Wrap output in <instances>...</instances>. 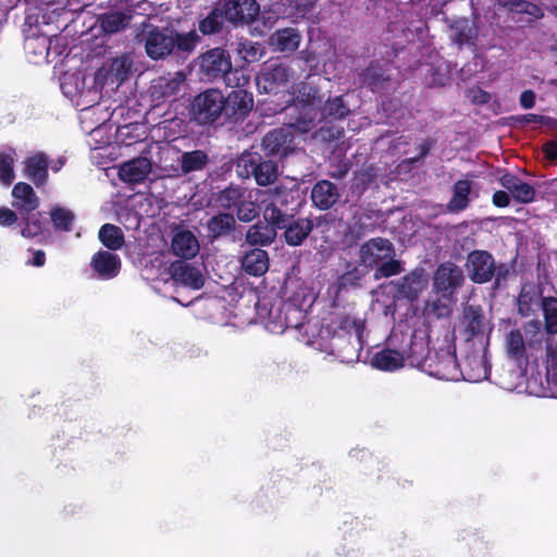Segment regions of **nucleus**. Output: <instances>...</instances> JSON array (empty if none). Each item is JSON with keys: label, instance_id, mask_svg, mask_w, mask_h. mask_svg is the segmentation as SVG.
I'll return each mask as SVG.
<instances>
[{"label": "nucleus", "instance_id": "obj_1", "mask_svg": "<svg viewBox=\"0 0 557 557\" xmlns=\"http://www.w3.org/2000/svg\"><path fill=\"white\" fill-rule=\"evenodd\" d=\"M315 90L307 85L298 89V95L294 99V104L288 110L299 109L298 115L288 124L269 131L262 138L261 147L267 157L284 159L296 150L294 129L300 133H308L314 126L317 111L314 108Z\"/></svg>", "mask_w": 557, "mask_h": 557}, {"label": "nucleus", "instance_id": "obj_2", "mask_svg": "<svg viewBox=\"0 0 557 557\" xmlns=\"http://www.w3.org/2000/svg\"><path fill=\"white\" fill-rule=\"evenodd\" d=\"M200 37L195 29L180 33L171 27L151 25L145 35V51L151 60H162L171 54H190Z\"/></svg>", "mask_w": 557, "mask_h": 557}, {"label": "nucleus", "instance_id": "obj_3", "mask_svg": "<svg viewBox=\"0 0 557 557\" xmlns=\"http://www.w3.org/2000/svg\"><path fill=\"white\" fill-rule=\"evenodd\" d=\"M357 263L367 272L374 270L375 280L392 277L404 271L401 262L395 259L393 243L384 237H374L364 242L359 247Z\"/></svg>", "mask_w": 557, "mask_h": 557}, {"label": "nucleus", "instance_id": "obj_4", "mask_svg": "<svg viewBox=\"0 0 557 557\" xmlns=\"http://www.w3.org/2000/svg\"><path fill=\"white\" fill-rule=\"evenodd\" d=\"M215 200L220 208L225 212L235 213L234 216L243 223L252 222L261 212L252 191L240 185L231 184L220 190Z\"/></svg>", "mask_w": 557, "mask_h": 557}, {"label": "nucleus", "instance_id": "obj_5", "mask_svg": "<svg viewBox=\"0 0 557 557\" xmlns=\"http://www.w3.org/2000/svg\"><path fill=\"white\" fill-rule=\"evenodd\" d=\"M236 173L240 178L253 177L262 187L273 184L278 177L277 162L258 151L245 150L237 158Z\"/></svg>", "mask_w": 557, "mask_h": 557}, {"label": "nucleus", "instance_id": "obj_6", "mask_svg": "<svg viewBox=\"0 0 557 557\" xmlns=\"http://www.w3.org/2000/svg\"><path fill=\"white\" fill-rule=\"evenodd\" d=\"M223 112L225 113V96L215 88L195 96L188 108L189 120L197 125H212Z\"/></svg>", "mask_w": 557, "mask_h": 557}, {"label": "nucleus", "instance_id": "obj_7", "mask_svg": "<svg viewBox=\"0 0 557 557\" xmlns=\"http://www.w3.org/2000/svg\"><path fill=\"white\" fill-rule=\"evenodd\" d=\"M366 327L364 320L352 317L345 312L333 313L326 324H322L318 337L321 343H327L338 337H346L363 333Z\"/></svg>", "mask_w": 557, "mask_h": 557}, {"label": "nucleus", "instance_id": "obj_8", "mask_svg": "<svg viewBox=\"0 0 557 557\" xmlns=\"http://www.w3.org/2000/svg\"><path fill=\"white\" fill-rule=\"evenodd\" d=\"M363 346V333L355 332L350 336L336 337L327 343H319V349L327 352L342 362L350 363L359 359Z\"/></svg>", "mask_w": 557, "mask_h": 557}, {"label": "nucleus", "instance_id": "obj_9", "mask_svg": "<svg viewBox=\"0 0 557 557\" xmlns=\"http://www.w3.org/2000/svg\"><path fill=\"white\" fill-rule=\"evenodd\" d=\"M466 269L473 283L485 284L495 276L496 261L490 251L475 249L468 253Z\"/></svg>", "mask_w": 557, "mask_h": 557}, {"label": "nucleus", "instance_id": "obj_10", "mask_svg": "<svg viewBox=\"0 0 557 557\" xmlns=\"http://www.w3.org/2000/svg\"><path fill=\"white\" fill-rule=\"evenodd\" d=\"M134 17V11L126 3L114 5L97 16V23L106 35L125 30Z\"/></svg>", "mask_w": 557, "mask_h": 557}, {"label": "nucleus", "instance_id": "obj_11", "mask_svg": "<svg viewBox=\"0 0 557 557\" xmlns=\"http://www.w3.org/2000/svg\"><path fill=\"white\" fill-rule=\"evenodd\" d=\"M290 77V70L282 64L274 63L264 66L256 76V85L260 94H276L285 87Z\"/></svg>", "mask_w": 557, "mask_h": 557}, {"label": "nucleus", "instance_id": "obj_12", "mask_svg": "<svg viewBox=\"0 0 557 557\" xmlns=\"http://www.w3.org/2000/svg\"><path fill=\"white\" fill-rule=\"evenodd\" d=\"M223 13L224 18L234 25H249L259 16L260 5L256 0H226Z\"/></svg>", "mask_w": 557, "mask_h": 557}, {"label": "nucleus", "instance_id": "obj_13", "mask_svg": "<svg viewBox=\"0 0 557 557\" xmlns=\"http://www.w3.org/2000/svg\"><path fill=\"white\" fill-rule=\"evenodd\" d=\"M200 67L208 79H224L232 69L231 57L222 48L211 49L201 55Z\"/></svg>", "mask_w": 557, "mask_h": 557}, {"label": "nucleus", "instance_id": "obj_14", "mask_svg": "<svg viewBox=\"0 0 557 557\" xmlns=\"http://www.w3.org/2000/svg\"><path fill=\"white\" fill-rule=\"evenodd\" d=\"M399 351L403 356V361L408 362L410 366H420L422 362L428 360L429 346L425 339L416 334H400L398 338Z\"/></svg>", "mask_w": 557, "mask_h": 557}, {"label": "nucleus", "instance_id": "obj_15", "mask_svg": "<svg viewBox=\"0 0 557 557\" xmlns=\"http://www.w3.org/2000/svg\"><path fill=\"white\" fill-rule=\"evenodd\" d=\"M461 269L453 262L441 263L434 272L433 285L436 292L444 295L454 294L463 283Z\"/></svg>", "mask_w": 557, "mask_h": 557}, {"label": "nucleus", "instance_id": "obj_16", "mask_svg": "<svg viewBox=\"0 0 557 557\" xmlns=\"http://www.w3.org/2000/svg\"><path fill=\"white\" fill-rule=\"evenodd\" d=\"M132 66V59L124 53L106 61L98 70L97 76L103 78L108 84H116L120 86L128 78Z\"/></svg>", "mask_w": 557, "mask_h": 557}, {"label": "nucleus", "instance_id": "obj_17", "mask_svg": "<svg viewBox=\"0 0 557 557\" xmlns=\"http://www.w3.org/2000/svg\"><path fill=\"white\" fill-rule=\"evenodd\" d=\"M391 79L386 64L377 60L369 62L368 66L358 73V82L361 87H366L372 92L384 90Z\"/></svg>", "mask_w": 557, "mask_h": 557}, {"label": "nucleus", "instance_id": "obj_18", "mask_svg": "<svg viewBox=\"0 0 557 557\" xmlns=\"http://www.w3.org/2000/svg\"><path fill=\"white\" fill-rule=\"evenodd\" d=\"M23 174L37 188L45 187L49 178L50 160L47 153L42 151L25 158L23 161Z\"/></svg>", "mask_w": 557, "mask_h": 557}, {"label": "nucleus", "instance_id": "obj_19", "mask_svg": "<svg viewBox=\"0 0 557 557\" xmlns=\"http://www.w3.org/2000/svg\"><path fill=\"white\" fill-rule=\"evenodd\" d=\"M430 374L444 381H456L460 375L457 357L454 352L442 350L435 352V358L428 364Z\"/></svg>", "mask_w": 557, "mask_h": 557}, {"label": "nucleus", "instance_id": "obj_20", "mask_svg": "<svg viewBox=\"0 0 557 557\" xmlns=\"http://www.w3.org/2000/svg\"><path fill=\"white\" fill-rule=\"evenodd\" d=\"M283 227L284 242L292 247L301 246L313 231L315 223L310 218H295L290 216L288 222ZM320 223H317V226Z\"/></svg>", "mask_w": 557, "mask_h": 557}, {"label": "nucleus", "instance_id": "obj_21", "mask_svg": "<svg viewBox=\"0 0 557 557\" xmlns=\"http://www.w3.org/2000/svg\"><path fill=\"white\" fill-rule=\"evenodd\" d=\"M462 332L467 342L474 338H483L486 331V322L481 306L469 305L463 310L461 319Z\"/></svg>", "mask_w": 557, "mask_h": 557}, {"label": "nucleus", "instance_id": "obj_22", "mask_svg": "<svg viewBox=\"0 0 557 557\" xmlns=\"http://www.w3.org/2000/svg\"><path fill=\"white\" fill-rule=\"evenodd\" d=\"M169 272L176 283L193 289H200L205 285L201 271L184 260L173 261L170 264Z\"/></svg>", "mask_w": 557, "mask_h": 557}, {"label": "nucleus", "instance_id": "obj_23", "mask_svg": "<svg viewBox=\"0 0 557 557\" xmlns=\"http://www.w3.org/2000/svg\"><path fill=\"white\" fill-rule=\"evenodd\" d=\"M90 267L99 278L112 280L119 275L122 263L117 255L99 250L91 257Z\"/></svg>", "mask_w": 557, "mask_h": 557}, {"label": "nucleus", "instance_id": "obj_24", "mask_svg": "<svg viewBox=\"0 0 557 557\" xmlns=\"http://www.w3.org/2000/svg\"><path fill=\"white\" fill-rule=\"evenodd\" d=\"M252 106V95L245 88L234 89L225 97V114L234 120L248 115Z\"/></svg>", "mask_w": 557, "mask_h": 557}, {"label": "nucleus", "instance_id": "obj_25", "mask_svg": "<svg viewBox=\"0 0 557 557\" xmlns=\"http://www.w3.org/2000/svg\"><path fill=\"white\" fill-rule=\"evenodd\" d=\"M499 183L518 203H530L535 199V188L512 173L503 174Z\"/></svg>", "mask_w": 557, "mask_h": 557}, {"label": "nucleus", "instance_id": "obj_26", "mask_svg": "<svg viewBox=\"0 0 557 557\" xmlns=\"http://www.w3.org/2000/svg\"><path fill=\"white\" fill-rule=\"evenodd\" d=\"M394 348H384L373 355L371 364L382 371H395L404 366L403 356L397 346L398 335L393 334L388 341Z\"/></svg>", "mask_w": 557, "mask_h": 557}, {"label": "nucleus", "instance_id": "obj_27", "mask_svg": "<svg viewBox=\"0 0 557 557\" xmlns=\"http://www.w3.org/2000/svg\"><path fill=\"white\" fill-rule=\"evenodd\" d=\"M339 196L338 187L334 183L321 180L313 185L310 198L318 209L329 210L338 201Z\"/></svg>", "mask_w": 557, "mask_h": 557}, {"label": "nucleus", "instance_id": "obj_28", "mask_svg": "<svg viewBox=\"0 0 557 557\" xmlns=\"http://www.w3.org/2000/svg\"><path fill=\"white\" fill-rule=\"evenodd\" d=\"M450 39L461 49L463 46L475 47L478 40V28L468 17H460L451 22Z\"/></svg>", "mask_w": 557, "mask_h": 557}, {"label": "nucleus", "instance_id": "obj_29", "mask_svg": "<svg viewBox=\"0 0 557 557\" xmlns=\"http://www.w3.org/2000/svg\"><path fill=\"white\" fill-rule=\"evenodd\" d=\"M171 249L175 256L188 260L197 256L200 246L191 231L178 230L172 237Z\"/></svg>", "mask_w": 557, "mask_h": 557}, {"label": "nucleus", "instance_id": "obj_30", "mask_svg": "<svg viewBox=\"0 0 557 557\" xmlns=\"http://www.w3.org/2000/svg\"><path fill=\"white\" fill-rule=\"evenodd\" d=\"M423 287V270H413L400 277L396 283L398 297L411 302L418 300Z\"/></svg>", "mask_w": 557, "mask_h": 557}, {"label": "nucleus", "instance_id": "obj_31", "mask_svg": "<svg viewBox=\"0 0 557 557\" xmlns=\"http://www.w3.org/2000/svg\"><path fill=\"white\" fill-rule=\"evenodd\" d=\"M12 197L15 199L13 206L22 215H28L39 207V198L28 183H16L12 189Z\"/></svg>", "mask_w": 557, "mask_h": 557}, {"label": "nucleus", "instance_id": "obj_32", "mask_svg": "<svg viewBox=\"0 0 557 557\" xmlns=\"http://www.w3.org/2000/svg\"><path fill=\"white\" fill-rule=\"evenodd\" d=\"M236 218L231 212H219L206 223L207 235L211 242L230 236L236 230Z\"/></svg>", "mask_w": 557, "mask_h": 557}, {"label": "nucleus", "instance_id": "obj_33", "mask_svg": "<svg viewBox=\"0 0 557 557\" xmlns=\"http://www.w3.org/2000/svg\"><path fill=\"white\" fill-rule=\"evenodd\" d=\"M506 352L520 369L527 370L529 366V358L527 355L525 342L519 329H512L508 332L506 336Z\"/></svg>", "mask_w": 557, "mask_h": 557}, {"label": "nucleus", "instance_id": "obj_34", "mask_svg": "<svg viewBox=\"0 0 557 557\" xmlns=\"http://www.w3.org/2000/svg\"><path fill=\"white\" fill-rule=\"evenodd\" d=\"M151 171V162L148 158L140 157L125 162L119 172L123 182L131 184L143 183Z\"/></svg>", "mask_w": 557, "mask_h": 557}, {"label": "nucleus", "instance_id": "obj_35", "mask_svg": "<svg viewBox=\"0 0 557 557\" xmlns=\"http://www.w3.org/2000/svg\"><path fill=\"white\" fill-rule=\"evenodd\" d=\"M284 321H278L276 327H272V333H283L286 330H296L307 333L310 323L306 322V313L293 304H284Z\"/></svg>", "mask_w": 557, "mask_h": 557}, {"label": "nucleus", "instance_id": "obj_36", "mask_svg": "<svg viewBox=\"0 0 557 557\" xmlns=\"http://www.w3.org/2000/svg\"><path fill=\"white\" fill-rule=\"evenodd\" d=\"M270 264L269 253L262 248H252L242 258L244 271L252 276L263 275Z\"/></svg>", "mask_w": 557, "mask_h": 557}, {"label": "nucleus", "instance_id": "obj_37", "mask_svg": "<svg viewBox=\"0 0 557 557\" xmlns=\"http://www.w3.org/2000/svg\"><path fill=\"white\" fill-rule=\"evenodd\" d=\"M547 388L552 397L557 396V341L547 337L544 357Z\"/></svg>", "mask_w": 557, "mask_h": 557}, {"label": "nucleus", "instance_id": "obj_38", "mask_svg": "<svg viewBox=\"0 0 557 557\" xmlns=\"http://www.w3.org/2000/svg\"><path fill=\"white\" fill-rule=\"evenodd\" d=\"M276 236L277 233L271 225L265 224L263 221H258L248 227L245 240L248 245L260 248L272 245Z\"/></svg>", "mask_w": 557, "mask_h": 557}, {"label": "nucleus", "instance_id": "obj_39", "mask_svg": "<svg viewBox=\"0 0 557 557\" xmlns=\"http://www.w3.org/2000/svg\"><path fill=\"white\" fill-rule=\"evenodd\" d=\"M300 38L295 28H282L271 35L270 45L280 52H294L299 47Z\"/></svg>", "mask_w": 557, "mask_h": 557}, {"label": "nucleus", "instance_id": "obj_40", "mask_svg": "<svg viewBox=\"0 0 557 557\" xmlns=\"http://www.w3.org/2000/svg\"><path fill=\"white\" fill-rule=\"evenodd\" d=\"M210 159L206 151L196 149L185 151L180 157V170L182 175L199 172L206 169Z\"/></svg>", "mask_w": 557, "mask_h": 557}, {"label": "nucleus", "instance_id": "obj_41", "mask_svg": "<svg viewBox=\"0 0 557 557\" xmlns=\"http://www.w3.org/2000/svg\"><path fill=\"white\" fill-rule=\"evenodd\" d=\"M471 189V181L458 180L453 186V196L447 203V210L453 213L463 211L469 206Z\"/></svg>", "mask_w": 557, "mask_h": 557}, {"label": "nucleus", "instance_id": "obj_42", "mask_svg": "<svg viewBox=\"0 0 557 557\" xmlns=\"http://www.w3.org/2000/svg\"><path fill=\"white\" fill-rule=\"evenodd\" d=\"M98 238L107 249L112 251L121 249L125 243L122 228L111 223H106L100 227Z\"/></svg>", "mask_w": 557, "mask_h": 557}, {"label": "nucleus", "instance_id": "obj_43", "mask_svg": "<svg viewBox=\"0 0 557 557\" xmlns=\"http://www.w3.org/2000/svg\"><path fill=\"white\" fill-rule=\"evenodd\" d=\"M49 214L55 232L70 233L73 231L76 216L72 210L55 205L50 209Z\"/></svg>", "mask_w": 557, "mask_h": 557}, {"label": "nucleus", "instance_id": "obj_44", "mask_svg": "<svg viewBox=\"0 0 557 557\" xmlns=\"http://www.w3.org/2000/svg\"><path fill=\"white\" fill-rule=\"evenodd\" d=\"M541 309L544 319V330L548 335L557 334V297L541 298Z\"/></svg>", "mask_w": 557, "mask_h": 557}, {"label": "nucleus", "instance_id": "obj_45", "mask_svg": "<svg viewBox=\"0 0 557 557\" xmlns=\"http://www.w3.org/2000/svg\"><path fill=\"white\" fill-rule=\"evenodd\" d=\"M15 158L16 151L12 147L5 151H0V183L7 187L15 180Z\"/></svg>", "mask_w": 557, "mask_h": 557}, {"label": "nucleus", "instance_id": "obj_46", "mask_svg": "<svg viewBox=\"0 0 557 557\" xmlns=\"http://www.w3.org/2000/svg\"><path fill=\"white\" fill-rule=\"evenodd\" d=\"M498 3L513 13L528 14L536 20L544 16V12L540 5L527 0H498Z\"/></svg>", "mask_w": 557, "mask_h": 557}, {"label": "nucleus", "instance_id": "obj_47", "mask_svg": "<svg viewBox=\"0 0 557 557\" xmlns=\"http://www.w3.org/2000/svg\"><path fill=\"white\" fill-rule=\"evenodd\" d=\"M350 113V109L344 101L343 96L327 99L322 109V116L330 121L344 120Z\"/></svg>", "mask_w": 557, "mask_h": 557}, {"label": "nucleus", "instance_id": "obj_48", "mask_svg": "<svg viewBox=\"0 0 557 557\" xmlns=\"http://www.w3.org/2000/svg\"><path fill=\"white\" fill-rule=\"evenodd\" d=\"M262 214L264 219L263 222L271 225L276 233L277 230H282L286 226L285 224L293 215L282 211L274 202L268 203L264 207Z\"/></svg>", "mask_w": 557, "mask_h": 557}, {"label": "nucleus", "instance_id": "obj_49", "mask_svg": "<svg viewBox=\"0 0 557 557\" xmlns=\"http://www.w3.org/2000/svg\"><path fill=\"white\" fill-rule=\"evenodd\" d=\"M223 8H214L205 18L199 21L198 28L203 35L218 34L223 28Z\"/></svg>", "mask_w": 557, "mask_h": 557}, {"label": "nucleus", "instance_id": "obj_50", "mask_svg": "<svg viewBox=\"0 0 557 557\" xmlns=\"http://www.w3.org/2000/svg\"><path fill=\"white\" fill-rule=\"evenodd\" d=\"M537 296L539 294L533 286H522L517 298L518 313L521 317L528 318L533 314V306L537 300Z\"/></svg>", "mask_w": 557, "mask_h": 557}, {"label": "nucleus", "instance_id": "obj_51", "mask_svg": "<svg viewBox=\"0 0 557 557\" xmlns=\"http://www.w3.org/2000/svg\"><path fill=\"white\" fill-rule=\"evenodd\" d=\"M366 272L359 265L345 271L337 280L338 289H350L361 286Z\"/></svg>", "mask_w": 557, "mask_h": 557}, {"label": "nucleus", "instance_id": "obj_52", "mask_svg": "<svg viewBox=\"0 0 557 557\" xmlns=\"http://www.w3.org/2000/svg\"><path fill=\"white\" fill-rule=\"evenodd\" d=\"M25 226L22 228L21 234L26 238H34L44 232L45 223L41 220V213L28 214L24 216Z\"/></svg>", "mask_w": 557, "mask_h": 557}, {"label": "nucleus", "instance_id": "obj_53", "mask_svg": "<svg viewBox=\"0 0 557 557\" xmlns=\"http://www.w3.org/2000/svg\"><path fill=\"white\" fill-rule=\"evenodd\" d=\"M180 83L176 79L159 78L152 86V96L156 99H165L176 95Z\"/></svg>", "mask_w": 557, "mask_h": 557}, {"label": "nucleus", "instance_id": "obj_54", "mask_svg": "<svg viewBox=\"0 0 557 557\" xmlns=\"http://www.w3.org/2000/svg\"><path fill=\"white\" fill-rule=\"evenodd\" d=\"M240 57L248 63L258 61L262 54L260 45L250 40H243L237 44L236 48Z\"/></svg>", "mask_w": 557, "mask_h": 557}, {"label": "nucleus", "instance_id": "obj_55", "mask_svg": "<svg viewBox=\"0 0 557 557\" xmlns=\"http://www.w3.org/2000/svg\"><path fill=\"white\" fill-rule=\"evenodd\" d=\"M249 75H247L243 70L237 69H231V72H228L224 77V82L227 85H232L234 83V87H236V89L244 88L249 83Z\"/></svg>", "mask_w": 557, "mask_h": 557}, {"label": "nucleus", "instance_id": "obj_56", "mask_svg": "<svg viewBox=\"0 0 557 557\" xmlns=\"http://www.w3.org/2000/svg\"><path fill=\"white\" fill-rule=\"evenodd\" d=\"M284 304L280 302L278 305H272L269 309L267 317V327L272 332V327H276L278 325V321H284Z\"/></svg>", "mask_w": 557, "mask_h": 557}, {"label": "nucleus", "instance_id": "obj_57", "mask_svg": "<svg viewBox=\"0 0 557 557\" xmlns=\"http://www.w3.org/2000/svg\"><path fill=\"white\" fill-rule=\"evenodd\" d=\"M364 235L363 227L360 224H355L348 227L344 235V243L351 247L356 245Z\"/></svg>", "mask_w": 557, "mask_h": 557}, {"label": "nucleus", "instance_id": "obj_58", "mask_svg": "<svg viewBox=\"0 0 557 557\" xmlns=\"http://www.w3.org/2000/svg\"><path fill=\"white\" fill-rule=\"evenodd\" d=\"M364 235L363 227L360 224H355L348 227L344 235V243L351 247L356 245Z\"/></svg>", "mask_w": 557, "mask_h": 557}, {"label": "nucleus", "instance_id": "obj_59", "mask_svg": "<svg viewBox=\"0 0 557 557\" xmlns=\"http://www.w3.org/2000/svg\"><path fill=\"white\" fill-rule=\"evenodd\" d=\"M541 114H534V113H528V114H521V115H511L509 120L511 121V125L515 127H524L530 123H537L540 122Z\"/></svg>", "mask_w": 557, "mask_h": 557}, {"label": "nucleus", "instance_id": "obj_60", "mask_svg": "<svg viewBox=\"0 0 557 557\" xmlns=\"http://www.w3.org/2000/svg\"><path fill=\"white\" fill-rule=\"evenodd\" d=\"M510 273V267L507 263L496 264V271L494 276L493 286L494 288H498L504 285L508 278Z\"/></svg>", "mask_w": 557, "mask_h": 557}, {"label": "nucleus", "instance_id": "obj_61", "mask_svg": "<svg viewBox=\"0 0 557 557\" xmlns=\"http://www.w3.org/2000/svg\"><path fill=\"white\" fill-rule=\"evenodd\" d=\"M16 221H17V214L13 210H11L7 207L0 208V225L11 226Z\"/></svg>", "mask_w": 557, "mask_h": 557}, {"label": "nucleus", "instance_id": "obj_62", "mask_svg": "<svg viewBox=\"0 0 557 557\" xmlns=\"http://www.w3.org/2000/svg\"><path fill=\"white\" fill-rule=\"evenodd\" d=\"M492 202L497 208H506L510 205V193L497 190L493 194Z\"/></svg>", "mask_w": 557, "mask_h": 557}, {"label": "nucleus", "instance_id": "obj_63", "mask_svg": "<svg viewBox=\"0 0 557 557\" xmlns=\"http://www.w3.org/2000/svg\"><path fill=\"white\" fill-rule=\"evenodd\" d=\"M542 151L546 160L554 162L557 160V140H548L542 146Z\"/></svg>", "mask_w": 557, "mask_h": 557}, {"label": "nucleus", "instance_id": "obj_64", "mask_svg": "<svg viewBox=\"0 0 557 557\" xmlns=\"http://www.w3.org/2000/svg\"><path fill=\"white\" fill-rule=\"evenodd\" d=\"M350 168H351L350 162H348V161L342 162L341 164L337 165V168L334 171H331L329 173V175L332 178H335L338 181L343 180L348 174Z\"/></svg>", "mask_w": 557, "mask_h": 557}]
</instances>
